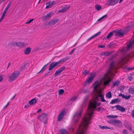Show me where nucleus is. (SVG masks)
<instances>
[{
  "label": "nucleus",
  "instance_id": "nucleus-1",
  "mask_svg": "<svg viewBox=\"0 0 134 134\" xmlns=\"http://www.w3.org/2000/svg\"><path fill=\"white\" fill-rule=\"evenodd\" d=\"M93 96V98L90 101L87 111V114L82 119V122L79 126L77 134H86V130L90 123V121L93 113V109H96L97 106L100 104V103H97L99 100L98 97L100 98L101 101L103 102L106 101L104 98V94L101 90L97 92L96 95L94 94Z\"/></svg>",
  "mask_w": 134,
  "mask_h": 134
},
{
  "label": "nucleus",
  "instance_id": "nucleus-26",
  "mask_svg": "<svg viewBox=\"0 0 134 134\" xmlns=\"http://www.w3.org/2000/svg\"><path fill=\"white\" fill-rule=\"evenodd\" d=\"M16 42L15 41L11 42L8 43L9 46H16Z\"/></svg>",
  "mask_w": 134,
  "mask_h": 134
},
{
  "label": "nucleus",
  "instance_id": "nucleus-27",
  "mask_svg": "<svg viewBox=\"0 0 134 134\" xmlns=\"http://www.w3.org/2000/svg\"><path fill=\"white\" fill-rule=\"evenodd\" d=\"M36 100L35 99H33L29 102V104L32 105L36 103Z\"/></svg>",
  "mask_w": 134,
  "mask_h": 134
},
{
  "label": "nucleus",
  "instance_id": "nucleus-29",
  "mask_svg": "<svg viewBox=\"0 0 134 134\" xmlns=\"http://www.w3.org/2000/svg\"><path fill=\"white\" fill-rule=\"evenodd\" d=\"M60 132L63 134H68V131L65 129H61L60 130Z\"/></svg>",
  "mask_w": 134,
  "mask_h": 134
},
{
  "label": "nucleus",
  "instance_id": "nucleus-63",
  "mask_svg": "<svg viewBox=\"0 0 134 134\" xmlns=\"http://www.w3.org/2000/svg\"><path fill=\"white\" fill-rule=\"evenodd\" d=\"M85 1L86 2H88L90 1H91V0H85Z\"/></svg>",
  "mask_w": 134,
  "mask_h": 134
},
{
  "label": "nucleus",
  "instance_id": "nucleus-31",
  "mask_svg": "<svg viewBox=\"0 0 134 134\" xmlns=\"http://www.w3.org/2000/svg\"><path fill=\"white\" fill-rule=\"evenodd\" d=\"M99 127L101 130H103L104 129H109L110 128L106 126H102L100 125H99Z\"/></svg>",
  "mask_w": 134,
  "mask_h": 134
},
{
  "label": "nucleus",
  "instance_id": "nucleus-53",
  "mask_svg": "<svg viewBox=\"0 0 134 134\" xmlns=\"http://www.w3.org/2000/svg\"><path fill=\"white\" fill-rule=\"evenodd\" d=\"M75 50V49H74L71 51V52H70L69 53V54L71 55L72 54H73L74 52V51Z\"/></svg>",
  "mask_w": 134,
  "mask_h": 134
},
{
  "label": "nucleus",
  "instance_id": "nucleus-5",
  "mask_svg": "<svg viewBox=\"0 0 134 134\" xmlns=\"http://www.w3.org/2000/svg\"><path fill=\"white\" fill-rule=\"evenodd\" d=\"M38 118L42 122H44V124H46V121L47 119L46 114L44 113L40 115L38 117Z\"/></svg>",
  "mask_w": 134,
  "mask_h": 134
},
{
  "label": "nucleus",
  "instance_id": "nucleus-42",
  "mask_svg": "<svg viewBox=\"0 0 134 134\" xmlns=\"http://www.w3.org/2000/svg\"><path fill=\"white\" fill-rule=\"evenodd\" d=\"M4 75H0V82H1L3 79Z\"/></svg>",
  "mask_w": 134,
  "mask_h": 134
},
{
  "label": "nucleus",
  "instance_id": "nucleus-33",
  "mask_svg": "<svg viewBox=\"0 0 134 134\" xmlns=\"http://www.w3.org/2000/svg\"><path fill=\"white\" fill-rule=\"evenodd\" d=\"M106 97L107 98H111L112 97L111 92L110 91L107 93L106 94Z\"/></svg>",
  "mask_w": 134,
  "mask_h": 134
},
{
  "label": "nucleus",
  "instance_id": "nucleus-32",
  "mask_svg": "<svg viewBox=\"0 0 134 134\" xmlns=\"http://www.w3.org/2000/svg\"><path fill=\"white\" fill-rule=\"evenodd\" d=\"M49 63H48L46 65H44V66L42 68L41 70L39 72L38 74L40 73L41 72H43L46 69L45 68V67H46L47 65H48Z\"/></svg>",
  "mask_w": 134,
  "mask_h": 134
},
{
  "label": "nucleus",
  "instance_id": "nucleus-38",
  "mask_svg": "<svg viewBox=\"0 0 134 134\" xmlns=\"http://www.w3.org/2000/svg\"><path fill=\"white\" fill-rule=\"evenodd\" d=\"M113 121L114 123H121V121L115 119L113 120Z\"/></svg>",
  "mask_w": 134,
  "mask_h": 134
},
{
  "label": "nucleus",
  "instance_id": "nucleus-50",
  "mask_svg": "<svg viewBox=\"0 0 134 134\" xmlns=\"http://www.w3.org/2000/svg\"><path fill=\"white\" fill-rule=\"evenodd\" d=\"M131 114L132 117H134V110H133L132 111Z\"/></svg>",
  "mask_w": 134,
  "mask_h": 134
},
{
  "label": "nucleus",
  "instance_id": "nucleus-52",
  "mask_svg": "<svg viewBox=\"0 0 134 134\" xmlns=\"http://www.w3.org/2000/svg\"><path fill=\"white\" fill-rule=\"evenodd\" d=\"M76 98L75 97H72L71 99V100L74 101L76 100Z\"/></svg>",
  "mask_w": 134,
  "mask_h": 134
},
{
  "label": "nucleus",
  "instance_id": "nucleus-60",
  "mask_svg": "<svg viewBox=\"0 0 134 134\" xmlns=\"http://www.w3.org/2000/svg\"><path fill=\"white\" fill-rule=\"evenodd\" d=\"M5 15L2 14L1 17L4 18Z\"/></svg>",
  "mask_w": 134,
  "mask_h": 134
},
{
  "label": "nucleus",
  "instance_id": "nucleus-44",
  "mask_svg": "<svg viewBox=\"0 0 134 134\" xmlns=\"http://www.w3.org/2000/svg\"><path fill=\"white\" fill-rule=\"evenodd\" d=\"M132 44V42H131L130 43H129V44L127 46V49H129L131 47Z\"/></svg>",
  "mask_w": 134,
  "mask_h": 134
},
{
  "label": "nucleus",
  "instance_id": "nucleus-46",
  "mask_svg": "<svg viewBox=\"0 0 134 134\" xmlns=\"http://www.w3.org/2000/svg\"><path fill=\"white\" fill-rule=\"evenodd\" d=\"M123 134H127V132L126 130H124L122 131Z\"/></svg>",
  "mask_w": 134,
  "mask_h": 134
},
{
  "label": "nucleus",
  "instance_id": "nucleus-12",
  "mask_svg": "<svg viewBox=\"0 0 134 134\" xmlns=\"http://www.w3.org/2000/svg\"><path fill=\"white\" fill-rule=\"evenodd\" d=\"M115 107L116 108V109L119 110L120 111L123 112L125 111V109L123 107L119 105H115Z\"/></svg>",
  "mask_w": 134,
  "mask_h": 134
},
{
  "label": "nucleus",
  "instance_id": "nucleus-64",
  "mask_svg": "<svg viewBox=\"0 0 134 134\" xmlns=\"http://www.w3.org/2000/svg\"><path fill=\"white\" fill-rule=\"evenodd\" d=\"M123 0H120L119 1V3H120Z\"/></svg>",
  "mask_w": 134,
  "mask_h": 134
},
{
  "label": "nucleus",
  "instance_id": "nucleus-30",
  "mask_svg": "<svg viewBox=\"0 0 134 134\" xmlns=\"http://www.w3.org/2000/svg\"><path fill=\"white\" fill-rule=\"evenodd\" d=\"M119 99H115L112 100L110 102V103L111 104H113L115 103H117L119 102Z\"/></svg>",
  "mask_w": 134,
  "mask_h": 134
},
{
  "label": "nucleus",
  "instance_id": "nucleus-13",
  "mask_svg": "<svg viewBox=\"0 0 134 134\" xmlns=\"http://www.w3.org/2000/svg\"><path fill=\"white\" fill-rule=\"evenodd\" d=\"M113 51H106L105 52H102L100 54V55L104 56H109L113 53Z\"/></svg>",
  "mask_w": 134,
  "mask_h": 134
},
{
  "label": "nucleus",
  "instance_id": "nucleus-15",
  "mask_svg": "<svg viewBox=\"0 0 134 134\" xmlns=\"http://www.w3.org/2000/svg\"><path fill=\"white\" fill-rule=\"evenodd\" d=\"M124 125L125 127L130 131H131L132 129L131 128V125H130L126 121H125L124 123Z\"/></svg>",
  "mask_w": 134,
  "mask_h": 134
},
{
  "label": "nucleus",
  "instance_id": "nucleus-2",
  "mask_svg": "<svg viewBox=\"0 0 134 134\" xmlns=\"http://www.w3.org/2000/svg\"><path fill=\"white\" fill-rule=\"evenodd\" d=\"M20 74V73L19 71H15L10 75L8 79V81L11 82H13L17 79Z\"/></svg>",
  "mask_w": 134,
  "mask_h": 134
},
{
  "label": "nucleus",
  "instance_id": "nucleus-8",
  "mask_svg": "<svg viewBox=\"0 0 134 134\" xmlns=\"http://www.w3.org/2000/svg\"><path fill=\"white\" fill-rule=\"evenodd\" d=\"M81 111H80L78 112H76L74 116V119L76 120V122H77L79 119L81 117Z\"/></svg>",
  "mask_w": 134,
  "mask_h": 134
},
{
  "label": "nucleus",
  "instance_id": "nucleus-49",
  "mask_svg": "<svg viewBox=\"0 0 134 134\" xmlns=\"http://www.w3.org/2000/svg\"><path fill=\"white\" fill-rule=\"evenodd\" d=\"M105 46L103 45H99L98 46V48H102L105 47Z\"/></svg>",
  "mask_w": 134,
  "mask_h": 134
},
{
  "label": "nucleus",
  "instance_id": "nucleus-4",
  "mask_svg": "<svg viewBox=\"0 0 134 134\" xmlns=\"http://www.w3.org/2000/svg\"><path fill=\"white\" fill-rule=\"evenodd\" d=\"M115 63L114 62L110 63L109 69L107 73L106 77H107L110 74L115 72V71H114L113 70H115L116 68L115 67Z\"/></svg>",
  "mask_w": 134,
  "mask_h": 134
},
{
  "label": "nucleus",
  "instance_id": "nucleus-41",
  "mask_svg": "<svg viewBox=\"0 0 134 134\" xmlns=\"http://www.w3.org/2000/svg\"><path fill=\"white\" fill-rule=\"evenodd\" d=\"M107 14L103 16L102 17H101L100 19H98V21H100L102 19H103L105 17H107Z\"/></svg>",
  "mask_w": 134,
  "mask_h": 134
},
{
  "label": "nucleus",
  "instance_id": "nucleus-39",
  "mask_svg": "<svg viewBox=\"0 0 134 134\" xmlns=\"http://www.w3.org/2000/svg\"><path fill=\"white\" fill-rule=\"evenodd\" d=\"M64 92V90L63 89L60 90L59 91V95H62L63 93Z\"/></svg>",
  "mask_w": 134,
  "mask_h": 134
},
{
  "label": "nucleus",
  "instance_id": "nucleus-11",
  "mask_svg": "<svg viewBox=\"0 0 134 134\" xmlns=\"http://www.w3.org/2000/svg\"><path fill=\"white\" fill-rule=\"evenodd\" d=\"M58 21L59 19H55L47 23L46 25H52L55 24L58 22Z\"/></svg>",
  "mask_w": 134,
  "mask_h": 134
},
{
  "label": "nucleus",
  "instance_id": "nucleus-18",
  "mask_svg": "<svg viewBox=\"0 0 134 134\" xmlns=\"http://www.w3.org/2000/svg\"><path fill=\"white\" fill-rule=\"evenodd\" d=\"M69 58L68 57H67L65 58H62L60 59L58 62H56L58 64L60 63L65 62L69 59Z\"/></svg>",
  "mask_w": 134,
  "mask_h": 134
},
{
  "label": "nucleus",
  "instance_id": "nucleus-37",
  "mask_svg": "<svg viewBox=\"0 0 134 134\" xmlns=\"http://www.w3.org/2000/svg\"><path fill=\"white\" fill-rule=\"evenodd\" d=\"M95 8L97 10L99 11L101 9V6L100 5H96L95 6Z\"/></svg>",
  "mask_w": 134,
  "mask_h": 134
},
{
  "label": "nucleus",
  "instance_id": "nucleus-22",
  "mask_svg": "<svg viewBox=\"0 0 134 134\" xmlns=\"http://www.w3.org/2000/svg\"><path fill=\"white\" fill-rule=\"evenodd\" d=\"M31 50V48L30 47H28L24 51V53L26 55H28L30 52Z\"/></svg>",
  "mask_w": 134,
  "mask_h": 134
},
{
  "label": "nucleus",
  "instance_id": "nucleus-9",
  "mask_svg": "<svg viewBox=\"0 0 134 134\" xmlns=\"http://www.w3.org/2000/svg\"><path fill=\"white\" fill-rule=\"evenodd\" d=\"M65 111L64 110H63L60 113L58 117V121H61L63 119L64 115L65 113Z\"/></svg>",
  "mask_w": 134,
  "mask_h": 134
},
{
  "label": "nucleus",
  "instance_id": "nucleus-51",
  "mask_svg": "<svg viewBox=\"0 0 134 134\" xmlns=\"http://www.w3.org/2000/svg\"><path fill=\"white\" fill-rule=\"evenodd\" d=\"M9 102L7 103V104L3 108L4 109V108H6L9 105Z\"/></svg>",
  "mask_w": 134,
  "mask_h": 134
},
{
  "label": "nucleus",
  "instance_id": "nucleus-7",
  "mask_svg": "<svg viewBox=\"0 0 134 134\" xmlns=\"http://www.w3.org/2000/svg\"><path fill=\"white\" fill-rule=\"evenodd\" d=\"M65 69V66H63L60 68L56 71L54 75V76L56 77L57 76L64 70Z\"/></svg>",
  "mask_w": 134,
  "mask_h": 134
},
{
  "label": "nucleus",
  "instance_id": "nucleus-14",
  "mask_svg": "<svg viewBox=\"0 0 134 134\" xmlns=\"http://www.w3.org/2000/svg\"><path fill=\"white\" fill-rule=\"evenodd\" d=\"M95 75L94 74H92L90 77H88L87 79L86 82L88 84L90 83L92 81Z\"/></svg>",
  "mask_w": 134,
  "mask_h": 134
},
{
  "label": "nucleus",
  "instance_id": "nucleus-45",
  "mask_svg": "<svg viewBox=\"0 0 134 134\" xmlns=\"http://www.w3.org/2000/svg\"><path fill=\"white\" fill-rule=\"evenodd\" d=\"M88 73V71H87L86 70H84V72H83V74L84 75H86Z\"/></svg>",
  "mask_w": 134,
  "mask_h": 134
},
{
  "label": "nucleus",
  "instance_id": "nucleus-28",
  "mask_svg": "<svg viewBox=\"0 0 134 134\" xmlns=\"http://www.w3.org/2000/svg\"><path fill=\"white\" fill-rule=\"evenodd\" d=\"M116 34L120 36H123L124 33L121 31L119 30L117 32Z\"/></svg>",
  "mask_w": 134,
  "mask_h": 134
},
{
  "label": "nucleus",
  "instance_id": "nucleus-23",
  "mask_svg": "<svg viewBox=\"0 0 134 134\" xmlns=\"http://www.w3.org/2000/svg\"><path fill=\"white\" fill-rule=\"evenodd\" d=\"M129 93L132 94H134V86H130L129 89Z\"/></svg>",
  "mask_w": 134,
  "mask_h": 134
},
{
  "label": "nucleus",
  "instance_id": "nucleus-55",
  "mask_svg": "<svg viewBox=\"0 0 134 134\" xmlns=\"http://www.w3.org/2000/svg\"><path fill=\"white\" fill-rule=\"evenodd\" d=\"M133 69H134L133 68H127V69L128 70H132Z\"/></svg>",
  "mask_w": 134,
  "mask_h": 134
},
{
  "label": "nucleus",
  "instance_id": "nucleus-20",
  "mask_svg": "<svg viewBox=\"0 0 134 134\" xmlns=\"http://www.w3.org/2000/svg\"><path fill=\"white\" fill-rule=\"evenodd\" d=\"M25 44L23 42H16V46L22 48L24 46Z\"/></svg>",
  "mask_w": 134,
  "mask_h": 134
},
{
  "label": "nucleus",
  "instance_id": "nucleus-62",
  "mask_svg": "<svg viewBox=\"0 0 134 134\" xmlns=\"http://www.w3.org/2000/svg\"><path fill=\"white\" fill-rule=\"evenodd\" d=\"M15 97V95L12 98V100Z\"/></svg>",
  "mask_w": 134,
  "mask_h": 134
},
{
  "label": "nucleus",
  "instance_id": "nucleus-24",
  "mask_svg": "<svg viewBox=\"0 0 134 134\" xmlns=\"http://www.w3.org/2000/svg\"><path fill=\"white\" fill-rule=\"evenodd\" d=\"M119 96H121L122 98H125L127 100L129 99L131 97V96L130 95H129L128 96H125L124 95H123V94H119Z\"/></svg>",
  "mask_w": 134,
  "mask_h": 134
},
{
  "label": "nucleus",
  "instance_id": "nucleus-58",
  "mask_svg": "<svg viewBox=\"0 0 134 134\" xmlns=\"http://www.w3.org/2000/svg\"><path fill=\"white\" fill-rule=\"evenodd\" d=\"M41 111V109H40L37 111V113H38L39 112Z\"/></svg>",
  "mask_w": 134,
  "mask_h": 134
},
{
  "label": "nucleus",
  "instance_id": "nucleus-61",
  "mask_svg": "<svg viewBox=\"0 0 134 134\" xmlns=\"http://www.w3.org/2000/svg\"><path fill=\"white\" fill-rule=\"evenodd\" d=\"M28 106H27L26 105H25L24 106V108H26Z\"/></svg>",
  "mask_w": 134,
  "mask_h": 134
},
{
  "label": "nucleus",
  "instance_id": "nucleus-57",
  "mask_svg": "<svg viewBox=\"0 0 134 134\" xmlns=\"http://www.w3.org/2000/svg\"><path fill=\"white\" fill-rule=\"evenodd\" d=\"M10 65V63H9L8 64V66L7 67V68L8 69L9 67V66Z\"/></svg>",
  "mask_w": 134,
  "mask_h": 134
},
{
  "label": "nucleus",
  "instance_id": "nucleus-48",
  "mask_svg": "<svg viewBox=\"0 0 134 134\" xmlns=\"http://www.w3.org/2000/svg\"><path fill=\"white\" fill-rule=\"evenodd\" d=\"M51 13H49L46 14V17L48 18L51 15Z\"/></svg>",
  "mask_w": 134,
  "mask_h": 134
},
{
  "label": "nucleus",
  "instance_id": "nucleus-19",
  "mask_svg": "<svg viewBox=\"0 0 134 134\" xmlns=\"http://www.w3.org/2000/svg\"><path fill=\"white\" fill-rule=\"evenodd\" d=\"M125 58L124 57H121L119 60L118 63V64L123 65L125 63Z\"/></svg>",
  "mask_w": 134,
  "mask_h": 134
},
{
  "label": "nucleus",
  "instance_id": "nucleus-56",
  "mask_svg": "<svg viewBox=\"0 0 134 134\" xmlns=\"http://www.w3.org/2000/svg\"><path fill=\"white\" fill-rule=\"evenodd\" d=\"M7 12L5 11V10H4V11L3 12V14H4L5 15V14H6V12Z\"/></svg>",
  "mask_w": 134,
  "mask_h": 134
},
{
  "label": "nucleus",
  "instance_id": "nucleus-43",
  "mask_svg": "<svg viewBox=\"0 0 134 134\" xmlns=\"http://www.w3.org/2000/svg\"><path fill=\"white\" fill-rule=\"evenodd\" d=\"M107 117H110V118H116L118 117V116L117 115H108V116Z\"/></svg>",
  "mask_w": 134,
  "mask_h": 134
},
{
  "label": "nucleus",
  "instance_id": "nucleus-36",
  "mask_svg": "<svg viewBox=\"0 0 134 134\" xmlns=\"http://www.w3.org/2000/svg\"><path fill=\"white\" fill-rule=\"evenodd\" d=\"M134 24L132 22L130 23V25L129 26L127 27L126 29V30H128L131 27L133 26Z\"/></svg>",
  "mask_w": 134,
  "mask_h": 134
},
{
  "label": "nucleus",
  "instance_id": "nucleus-40",
  "mask_svg": "<svg viewBox=\"0 0 134 134\" xmlns=\"http://www.w3.org/2000/svg\"><path fill=\"white\" fill-rule=\"evenodd\" d=\"M10 3H9L7 5V7L5 8V9H4V10L7 12L8 10V9L10 7Z\"/></svg>",
  "mask_w": 134,
  "mask_h": 134
},
{
  "label": "nucleus",
  "instance_id": "nucleus-34",
  "mask_svg": "<svg viewBox=\"0 0 134 134\" xmlns=\"http://www.w3.org/2000/svg\"><path fill=\"white\" fill-rule=\"evenodd\" d=\"M113 32H111L109 33L107 36V38L108 39H110L113 35Z\"/></svg>",
  "mask_w": 134,
  "mask_h": 134
},
{
  "label": "nucleus",
  "instance_id": "nucleus-54",
  "mask_svg": "<svg viewBox=\"0 0 134 134\" xmlns=\"http://www.w3.org/2000/svg\"><path fill=\"white\" fill-rule=\"evenodd\" d=\"M128 79L129 81H131L132 79V77L129 76L128 77Z\"/></svg>",
  "mask_w": 134,
  "mask_h": 134
},
{
  "label": "nucleus",
  "instance_id": "nucleus-25",
  "mask_svg": "<svg viewBox=\"0 0 134 134\" xmlns=\"http://www.w3.org/2000/svg\"><path fill=\"white\" fill-rule=\"evenodd\" d=\"M100 33H101L100 32H98V33L95 34L94 35H93V36H91V37H90L88 39V40H90L94 38V37H95L98 36V35H99L100 34Z\"/></svg>",
  "mask_w": 134,
  "mask_h": 134
},
{
  "label": "nucleus",
  "instance_id": "nucleus-35",
  "mask_svg": "<svg viewBox=\"0 0 134 134\" xmlns=\"http://www.w3.org/2000/svg\"><path fill=\"white\" fill-rule=\"evenodd\" d=\"M120 83V81H116L114 82L113 84V86H117L119 85Z\"/></svg>",
  "mask_w": 134,
  "mask_h": 134
},
{
  "label": "nucleus",
  "instance_id": "nucleus-16",
  "mask_svg": "<svg viewBox=\"0 0 134 134\" xmlns=\"http://www.w3.org/2000/svg\"><path fill=\"white\" fill-rule=\"evenodd\" d=\"M70 7V6L69 5L64 7L63 8L60 9L59 11V12H65L69 9Z\"/></svg>",
  "mask_w": 134,
  "mask_h": 134
},
{
  "label": "nucleus",
  "instance_id": "nucleus-21",
  "mask_svg": "<svg viewBox=\"0 0 134 134\" xmlns=\"http://www.w3.org/2000/svg\"><path fill=\"white\" fill-rule=\"evenodd\" d=\"M111 80L112 79L111 78H108V80L104 81V85L105 86L109 85Z\"/></svg>",
  "mask_w": 134,
  "mask_h": 134
},
{
  "label": "nucleus",
  "instance_id": "nucleus-47",
  "mask_svg": "<svg viewBox=\"0 0 134 134\" xmlns=\"http://www.w3.org/2000/svg\"><path fill=\"white\" fill-rule=\"evenodd\" d=\"M34 20V19H32L29 21L28 22H26V24H27L28 23H31L32 21H33Z\"/></svg>",
  "mask_w": 134,
  "mask_h": 134
},
{
  "label": "nucleus",
  "instance_id": "nucleus-10",
  "mask_svg": "<svg viewBox=\"0 0 134 134\" xmlns=\"http://www.w3.org/2000/svg\"><path fill=\"white\" fill-rule=\"evenodd\" d=\"M55 4V3L54 1H50L46 3V9L51 8L53 7Z\"/></svg>",
  "mask_w": 134,
  "mask_h": 134
},
{
  "label": "nucleus",
  "instance_id": "nucleus-59",
  "mask_svg": "<svg viewBox=\"0 0 134 134\" xmlns=\"http://www.w3.org/2000/svg\"><path fill=\"white\" fill-rule=\"evenodd\" d=\"M4 18L1 17L0 19V22Z\"/></svg>",
  "mask_w": 134,
  "mask_h": 134
},
{
  "label": "nucleus",
  "instance_id": "nucleus-3",
  "mask_svg": "<svg viewBox=\"0 0 134 134\" xmlns=\"http://www.w3.org/2000/svg\"><path fill=\"white\" fill-rule=\"evenodd\" d=\"M102 82V81H96L93 84V91L92 95L97 94V92L101 90L100 88L99 90H97L98 88H100V86Z\"/></svg>",
  "mask_w": 134,
  "mask_h": 134
},
{
  "label": "nucleus",
  "instance_id": "nucleus-6",
  "mask_svg": "<svg viewBox=\"0 0 134 134\" xmlns=\"http://www.w3.org/2000/svg\"><path fill=\"white\" fill-rule=\"evenodd\" d=\"M119 0H108L106 5L108 6H113L117 4Z\"/></svg>",
  "mask_w": 134,
  "mask_h": 134
},
{
  "label": "nucleus",
  "instance_id": "nucleus-17",
  "mask_svg": "<svg viewBox=\"0 0 134 134\" xmlns=\"http://www.w3.org/2000/svg\"><path fill=\"white\" fill-rule=\"evenodd\" d=\"M57 65H58V64L56 62L52 63L49 66L48 70L50 71L52 70L54 67Z\"/></svg>",
  "mask_w": 134,
  "mask_h": 134
}]
</instances>
